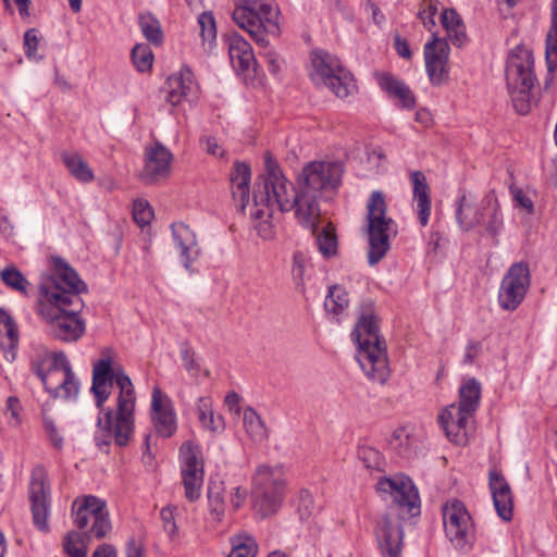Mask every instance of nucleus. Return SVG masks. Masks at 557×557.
Segmentation results:
<instances>
[{"instance_id": "nucleus-1", "label": "nucleus", "mask_w": 557, "mask_h": 557, "mask_svg": "<svg viewBox=\"0 0 557 557\" xmlns=\"http://www.w3.org/2000/svg\"><path fill=\"white\" fill-rule=\"evenodd\" d=\"M300 201V189L294 188L293 184L282 174L277 163L272 157L265 154V173L259 177L253 191V205L250 209V216L259 221L255 228L263 238L272 236L271 219L274 208L282 212L294 210L299 224L313 231V222Z\"/></svg>"}, {"instance_id": "nucleus-2", "label": "nucleus", "mask_w": 557, "mask_h": 557, "mask_svg": "<svg viewBox=\"0 0 557 557\" xmlns=\"http://www.w3.org/2000/svg\"><path fill=\"white\" fill-rule=\"evenodd\" d=\"M300 201V189L294 188L293 184L282 174L277 163L272 157L265 154V173L259 177L253 191V205L250 209V216L259 221L255 228L263 238L272 236L271 219L274 208L282 212L294 210L299 224L313 231V222Z\"/></svg>"}, {"instance_id": "nucleus-3", "label": "nucleus", "mask_w": 557, "mask_h": 557, "mask_svg": "<svg viewBox=\"0 0 557 557\" xmlns=\"http://www.w3.org/2000/svg\"><path fill=\"white\" fill-rule=\"evenodd\" d=\"M351 337L358 343L357 360L367 377L377 383H386L389 379L386 347L379 334L371 300L360 306L359 319Z\"/></svg>"}, {"instance_id": "nucleus-4", "label": "nucleus", "mask_w": 557, "mask_h": 557, "mask_svg": "<svg viewBox=\"0 0 557 557\" xmlns=\"http://www.w3.org/2000/svg\"><path fill=\"white\" fill-rule=\"evenodd\" d=\"M343 168L337 162H311L307 164L297 180L300 189V201L305 205L317 231L321 216L319 199L324 191L335 190L342 180Z\"/></svg>"}, {"instance_id": "nucleus-5", "label": "nucleus", "mask_w": 557, "mask_h": 557, "mask_svg": "<svg viewBox=\"0 0 557 557\" xmlns=\"http://www.w3.org/2000/svg\"><path fill=\"white\" fill-rule=\"evenodd\" d=\"M120 393L117 397V410L113 413L108 410L103 416L98 417V432L96 440L98 445H109L112 440L119 446H126L134 431V410L136 395L134 385H117Z\"/></svg>"}, {"instance_id": "nucleus-6", "label": "nucleus", "mask_w": 557, "mask_h": 557, "mask_svg": "<svg viewBox=\"0 0 557 557\" xmlns=\"http://www.w3.org/2000/svg\"><path fill=\"white\" fill-rule=\"evenodd\" d=\"M238 1L239 4L233 12V21L246 30L258 46L267 48V36H278L281 33L277 22L278 10L270 0Z\"/></svg>"}, {"instance_id": "nucleus-7", "label": "nucleus", "mask_w": 557, "mask_h": 557, "mask_svg": "<svg viewBox=\"0 0 557 557\" xmlns=\"http://www.w3.org/2000/svg\"><path fill=\"white\" fill-rule=\"evenodd\" d=\"M480 399V385H461L459 401L450 404L440 411L437 423L451 443L457 445L467 443L469 424L479 408Z\"/></svg>"}, {"instance_id": "nucleus-8", "label": "nucleus", "mask_w": 557, "mask_h": 557, "mask_svg": "<svg viewBox=\"0 0 557 557\" xmlns=\"http://www.w3.org/2000/svg\"><path fill=\"white\" fill-rule=\"evenodd\" d=\"M533 66V54L525 48L516 47L508 55L506 64L507 88L516 111L521 115L528 114L531 110V91L536 79Z\"/></svg>"}, {"instance_id": "nucleus-9", "label": "nucleus", "mask_w": 557, "mask_h": 557, "mask_svg": "<svg viewBox=\"0 0 557 557\" xmlns=\"http://www.w3.org/2000/svg\"><path fill=\"white\" fill-rule=\"evenodd\" d=\"M54 275L47 277L39 287L41 299L44 302L59 304H76L77 308L83 307L79 297L87 286L82 281L77 272L61 257H52L51 259Z\"/></svg>"}, {"instance_id": "nucleus-10", "label": "nucleus", "mask_w": 557, "mask_h": 557, "mask_svg": "<svg viewBox=\"0 0 557 557\" xmlns=\"http://www.w3.org/2000/svg\"><path fill=\"white\" fill-rule=\"evenodd\" d=\"M310 78L317 86L329 88L337 98L345 99L356 90L352 74L341 60L330 52L315 49L311 52Z\"/></svg>"}, {"instance_id": "nucleus-11", "label": "nucleus", "mask_w": 557, "mask_h": 557, "mask_svg": "<svg viewBox=\"0 0 557 557\" xmlns=\"http://www.w3.org/2000/svg\"><path fill=\"white\" fill-rule=\"evenodd\" d=\"M375 490L388 505L387 512L397 513L403 519L420 515V496L413 481L406 474L382 476L375 484Z\"/></svg>"}, {"instance_id": "nucleus-12", "label": "nucleus", "mask_w": 557, "mask_h": 557, "mask_svg": "<svg viewBox=\"0 0 557 557\" xmlns=\"http://www.w3.org/2000/svg\"><path fill=\"white\" fill-rule=\"evenodd\" d=\"M286 488L281 465H260L253 475V507L262 517L274 513L282 505Z\"/></svg>"}, {"instance_id": "nucleus-13", "label": "nucleus", "mask_w": 557, "mask_h": 557, "mask_svg": "<svg viewBox=\"0 0 557 557\" xmlns=\"http://www.w3.org/2000/svg\"><path fill=\"white\" fill-rule=\"evenodd\" d=\"M71 516L74 525L85 532L88 541L101 540L112 530L107 503L97 496L76 497L72 504Z\"/></svg>"}, {"instance_id": "nucleus-14", "label": "nucleus", "mask_w": 557, "mask_h": 557, "mask_svg": "<svg viewBox=\"0 0 557 557\" xmlns=\"http://www.w3.org/2000/svg\"><path fill=\"white\" fill-rule=\"evenodd\" d=\"M76 304H52L39 301L38 312L47 321L51 334L62 342H76L85 333V321Z\"/></svg>"}, {"instance_id": "nucleus-15", "label": "nucleus", "mask_w": 557, "mask_h": 557, "mask_svg": "<svg viewBox=\"0 0 557 557\" xmlns=\"http://www.w3.org/2000/svg\"><path fill=\"white\" fill-rule=\"evenodd\" d=\"M444 531L451 545L460 552H469L476 540L475 525L466 505L456 498L442 507Z\"/></svg>"}, {"instance_id": "nucleus-16", "label": "nucleus", "mask_w": 557, "mask_h": 557, "mask_svg": "<svg viewBox=\"0 0 557 557\" xmlns=\"http://www.w3.org/2000/svg\"><path fill=\"white\" fill-rule=\"evenodd\" d=\"M178 461L184 495L188 502H197L201 496L205 478L201 449L190 441L184 442L180 447Z\"/></svg>"}, {"instance_id": "nucleus-17", "label": "nucleus", "mask_w": 557, "mask_h": 557, "mask_svg": "<svg viewBox=\"0 0 557 557\" xmlns=\"http://www.w3.org/2000/svg\"><path fill=\"white\" fill-rule=\"evenodd\" d=\"M28 498L34 525L41 532L49 531V517L51 509V487L48 474L42 467L32 470L28 484Z\"/></svg>"}, {"instance_id": "nucleus-18", "label": "nucleus", "mask_w": 557, "mask_h": 557, "mask_svg": "<svg viewBox=\"0 0 557 557\" xmlns=\"http://www.w3.org/2000/svg\"><path fill=\"white\" fill-rule=\"evenodd\" d=\"M530 269L525 262H516L510 265L504 275L499 292L498 304L507 311L516 310L524 300L530 288Z\"/></svg>"}, {"instance_id": "nucleus-19", "label": "nucleus", "mask_w": 557, "mask_h": 557, "mask_svg": "<svg viewBox=\"0 0 557 557\" xmlns=\"http://www.w3.org/2000/svg\"><path fill=\"white\" fill-rule=\"evenodd\" d=\"M449 45L445 38L436 34L424 45L423 53L425 70L430 82L434 86L443 85L449 78Z\"/></svg>"}, {"instance_id": "nucleus-20", "label": "nucleus", "mask_w": 557, "mask_h": 557, "mask_svg": "<svg viewBox=\"0 0 557 557\" xmlns=\"http://www.w3.org/2000/svg\"><path fill=\"white\" fill-rule=\"evenodd\" d=\"M150 419L157 435L172 437L177 431L176 413L170 397L158 386L151 394Z\"/></svg>"}, {"instance_id": "nucleus-21", "label": "nucleus", "mask_w": 557, "mask_h": 557, "mask_svg": "<svg viewBox=\"0 0 557 557\" xmlns=\"http://www.w3.org/2000/svg\"><path fill=\"white\" fill-rule=\"evenodd\" d=\"M172 152L161 143L145 148V163L139 178L145 184L152 185L166 180L171 174Z\"/></svg>"}, {"instance_id": "nucleus-22", "label": "nucleus", "mask_w": 557, "mask_h": 557, "mask_svg": "<svg viewBox=\"0 0 557 557\" xmlns=\"http://www.w3.org/2000/svg\"><path fill=\"white\" fill-rule=\"evenodd\" d=\"M397 513L386 512L375 527L379 547L384 557H401L404 532Z\"/></svg>"}, {"instance_id": "nucleus-23", "label": "nucleus", "mask_w": 557, "mask_h": 557, "mask_svg": "<svg viewBox=\"0 0 557 557\" xmlns=\"http://www.w3.org/2000/svg\"><path fill=\"white\" fill-rule=\"evenodd\" d=\"M32 370L44 382L47 380L48 374L51 373L52 375L62 374V383H74L75 375L63 352L54 354L53 356L46 350L38 352L32 359Z\"/></svg>"}, {"instance_id": "nucleus-24", "label": "nucleus", "mask_w": 557, "mask_h": 557, "mask_svg": "<svg viewBox=\"0 0 557 557\" xmlns=\"http://www.w3.org/2000/svg\"><path fill=\"white\" fill-rule=\"evenodd\" d=\"M493 197L486 196L480 203L470 193H462L456 208V220L463 231H470L483 221V211L492 206Z\"/></svg>"}, {"instance_id": "nucleus-25", "label": "nucleus", "mask_w": 557, "mask_h": 557, "mask_svg": "<svg viewBox=\"0 0 557 557\" xmlns=\"http://www.w3.org/2000/svg\"><path fill=\"white\" fill-rule=\"evenodd\" d=\"M374 78L379 87L387 95L388 98L397 100L400 108L406 110H412L416 108V96L404 81L397 78L389 72H375Z\"/></svg>"}, {"instance_id": "nucleus-26", "label": "nucleus", "mask_w": 557, "mask_h": 557, "mask_svg": "<svg viewBox=\"0 0 557 557\" xmlns=\"http://www.w3.org/2000/svg\"><path fill=\"white\" fill-rule=\"evenodd\" d=\"M171 230L175 246L180 249V257L184 268L193 272L191 264L201 253L196 234L183 222L173 223Z\"/></svg>"}, {"instance_id": "nucleus-27", "label": "nucleus", "mask_w": 557, "mask_h": 557, "mask_svg": "<svg viewBox=\"0 0 557 557\" xmlns=\"http://www.w3.org/2000/svg\"><path fill=\"white\" fill-rule=\"evenodd\" d=\"M166 85V100L173 107L180 104L183 100L191 101L197 97L198 87L193 79L191 71L187 67L182 69L178 74L170 76Z\"/></svg>"}, {"instance_id": "nucleus-28", "label": "nucleus", "mask_w": 557, "mask_h": 557, "mask_svg": "<svg viewBox=\"0 0 557 557\" xmlns=\"http://www.w3.org/2000/svg\"><path fill=\"white\" fill-rule=\"evenodd\" d=\"M488 484L493 496V502L497 515L505 521L512 519V494L508 482L502 473L493 470L490 471Z\"/></svg>"}, {"instance_id": "nucleus-29", "label": "nucleus", "mask_w": 557, "mask_h": 557, "mask_svg": "<svg viewBox=\"0 0 557 557\" xmlns=\"http://www.w3.org/2000/svg\"><path fill=\"white\" fill-rule=\"evenodd\" d=\"M91 383H132L124 368L110 355V350L102 352V357L92 366Z\"/></svg>"}, {"instance_id": "nucleus-30", "label": "nucleus", "mask_w": 557, "mask_h": 557, "mask_svg": "<svg viewBox=\"0 0 557 557\" xmlns=\"http://www.w3.org/2000/svg\"><path fill=\"white\" fill-rule=\"evenodd\" d=\"M227 47L231 63L238 73L256 69V58L250 44L240 35L234 33L227 37Z\"/></svg>"}, {"instance_id": "nucleus-31", "label": "nucleus", "mask_w": 557, "mask_h": 557, "mask_svg": "<svg viewBox=\"0 0 557 557\" xmlns=\"http://www.w3.org/2000/svg\"><path fill=\"white\" fill-rule=\"evenodd\" d=\"M397 228L393 218L387 215V203L384 194L372 191L367 201V215L364 228Z\"/></svg>"}, {"instance_id": "nucleus-32", "label": "nucleus", "mask_w": 557, "mask_h": 557, "mask_svg": "<svg viewBox=\"0 0 557 557\" xmlns=\"http://www.w3.org/2000/svg\"><path fill=\"white\" fill-rule=\"evenodd\" d=\"M420 443L421 438L411 425L395 429L388 438L389 447L403 458L413 457Z\"/></svg>"}, {"instance_id": "nucleus-33", "label": "nucleus", "mask_w": 557, "mask_h": 557, "mask_svg": "<svg viewBox=\"0 0 557 557\" xmlns=\"http://www.w3.org/2000/svg\"><path fill=\"white\" fill-rule=\"evenodd\" d=\"M368 237V262L370 265L381 261L391 248V237L396 236L397 228H364Z\"/></svg>"}, {"instance_id": "nucleus-34", "label": "nucleus", "mask_w": 557, "mask_h": 557, "mask_svg": "<svg viewBox=\"0 0 557 557\" xmlns=\"http://www.w3.org/2000/svg\"><path fill=\"white\" fill-rule=\"evenodd\" d=\"M250 166L244 162H236L230 174L233 198L238 201L240 211H245L249 202Z\"/></svg>"}, {"instance_id": "nucleus-35", "label": "nucleus", "mask_w": 557, "mask_h": 557, "mask_svg": "<svg viewBox=\"0 0 557 557\" xmlns=\"http://www.w3.org/2000/svg\"><path fill=\"white\" fill-rule=\"evenodd\" d=\"M410 180L413 189V199L417 203L418 219L420 224L425 226L431 212L430 187L422 171H413L410 174Z\"/></svg>"}, {"instance_id": "nucleus-36", "label": "nucleus", "mask_w": 557, "mask_h": 557, "mask_svg": "<svg viewBox=\"0 0 557 557\" xmlns=\"http://www.w3.org/2000/svg\"><path fill=\"white\" fill-rule=\"evenodd\" d=\"M18 339L16 323L3 308H0V348L9 362L15 360Z\"/></svg>"}, {"instance_id": "nucleus-37", "label": "nucleus", "mask_w": 557, "mask_h": 557, "mask_svg": "<svg viewBox=\"0 0 557 557\" xmlns=\"http://www.w3.org/2000/svg\"><path fill=\"white\" fill-rule=\"evenodd\" d=\"M441 22L454 46L461 47L467 41L465 25L454 9H445L441 14Z\"/></svg>"}, {"instance_id": "nucleus-38", "label": "nucleus", "mask_w": 557, "mask_h": 557, "mask_svg": "<svg viewBox=\"0 0 557 557\" xmlns=\"http://www.w3.org/2000/svg\"><path fill=\"white\" fill-rule=\"evenodd\" d=\"M61 159L72 176L81 183H90L95 175L88 163L78 152H61Z\"/></svg>"}, {"instance_id": "nucleus-39", "label": "nucleus", "mask_w": 557, "mask_h": 557, "mask_svg": "<svg viewBox=\"0 0 557 557\" xmlns=\"http://www.w3.org/2000/svg\"><path fill=\"white\" fill-rule=\"evenodd\" d=\"M207 498L211 519L221 522L225 513V486L223 483L210 482Z\"/></svg>"}, {"instance_id": "nucleus-40", "label": "nucleus", "mask_w": 557, "mask_h": 557, "mask_svg": "<svg viewBox=\"0 0 557 557\" xmlns=\"http://www.w3.org/2000/svg\"><path fill=\"white\" fill-rule=\"evenodd\" d=\"M545 58L547 70L554 72L557 69V0L553 1L550 27L546 35Z\"/></svg>"}, {"instance_id": "nucleus-41", "label": "nucleus", "mask_w": 557, "mask_h": 557, "mask_svg": "<svg viewBox=\"0 0 557 557\" xmlns=\"http://www.w3.org/2000/svg\"><path fill=\"white\" fill-rule=\"evenodd\" d=\"M243 423L246 434L252 442L261 443L268 438V429L260 416L252 408L245 409Z\"/></svg>"}, {"instance_id": "nucleus-42", "label": "nucleus", "mask_w": 557, "mask_h": 557, "mask_svg": "<svg viewBox=\"0 0 557 557\" xmlns=\"http://www.w3.org/2000/svg\"><path fill=\"white\" fill-rule=\"evenodd\" d=\"M320 227V220L318 221V227L317 231L313 232L311 228V233L313 235H317V245L319 248V251L325 257L330 258L336 255L337 252V236L335 234L334 226L329 223L326 226L322 227V231L319 232Z\"/></svg>"}, {"instance_id": "nucleus-43", "label": "nucleus", "mask_w": 557, "mask_h": 557, "mask_svg": "<svg viewBox=\"0 0 557 557\" xmlns=\"http://www.w3.org/2000/svg\"><path fill=\"white\" fill-rule=\"evenodd\" d=\"M232 552L227 557H256L258 545L247 532H239L231 537Z\"/></svg>"}, {"instance_id": "nucleus-44", "label": "nucleus", "mask_w": 557, "mask_h": 557, "mask_svg": "<svg viewBox=\"0 0 557 557\" xmlns=\"http://www.w3.org/2000/svg\"><path fill=\"white\" fill-rule=\"evenodd\" d=\"M349 305L348 293L338 285L329 287V293L324 300V308L329 313L334 315L342 314Z\"/></svg>"}, {"instance_id": "nucleus-45", "label": "nucleus", "mask_w": 557, "mask_h": 557, "mask_svg": "<svg viewBox=\"0 0 557 557\" xmlns=\"http://www.w3.org/2000/svg\"><path fill=\"white\" fill-rule=\"evenodd\" d=\"M138 23L143 35L148 41L156 46L162 44L163 33L160 23L151 13L140 14Z\"/></svg>"}, {"instance_id": "nucleus-46", "label": "nucleus", "mask_w": 557, "mask_h": 557, "mask_svg": "<svg viewBox=\"0 0 557 557\" xmlns=\"http://www.w3.org/2000/svg\"><path fill=\"white\" fill-rule=\"evenodd\" d=\"M85 533L70 531L63 539V549L70 557H87V545Z\"/></svg>"}, {"instance_id": "nucleus-47", "label": "nucleus", "mask_w": 557, "mask_h": 557, "mask_svg": "<svg viewBox=\"0 0 557 557\" xmlns=\"http://www.w3.org/2000/svg\"><path fill=\"white\" fill-rule=\"evenodd\" d=\"M132 60L139 72H146L152 66L153 54L147 45L138 44L132 49Z\"/></svg>"}, {"instance_id": "nucleus-48", "label": "nucleus", "mask_w": 557, "mask_h": 557, "mask_svg": "<svg viewBox=\"0 0 557 557\" xmlns=\"http://www.w3.org/2000/svg\"><path fill=\"white\" fill-rule=\"evenodd\" d=\"M1 280L9 287L27 294L28 282L23 274L14 267L5 268L0 272Z\"/></svg>"}, {"instance_id": "nucleus-49", "label": "nucleus", "mask_w": 557, "mask_h": 557, "mask_svg": "<svg viewBox=\"0 0 557 557\" xmlns=\"http://www.w3.org/2000/svg\"><path fill=\"white\" fill-rule=\"evenodd\" d=\"M198 24L203 44L208 42L211 47L216 38V26L213 14L211 12L201 13L198 16Z\"/></svg>"}, {"instance_id": "nucleus-50", "label": "nucleus", "mask_w": 557, "mask_h": 557, "mask_svg": "<svg viewBox=\"0 0 557 557\" xmlns=\"http://www.w3.org/2000/svg\"><path fill=\"white\" fill-rule=\"evenodd\" d=\"M358 457L368 469L379 470L382 468L383 456L377 449L371 446H360L358 449Z\"/></svg>"}, {"instance_id": "nucleus-51", "label": "nucleus", "mask_w": 557, "mask_h": 557, "mask_svg": "<svg viewBox=\"0 0 557 557\" xmlns=\"http://www.w3.org/2000/svg\"><path fill=\"white\" fill-rule=\"evenodd\" d=\"M133 218L136 224L140 227H145L150 224L153 219V210L148 201L137 199L133 203Z\"/></svg>"}, {"instance_id": "nucleus-52", "label": "nucleus", "mask_w": 557, "mask_h": 557, "mask_svg": "<svg viewBox=\"0 0 557 557\" xmlns=\"http://www.w3.org/2000/svg\"><path fill=\"white\" fill-rule=\"evenodd\" d=\"M424 7L419 11V17L422 21L424 27L431 30L435 26V16L438 12L440 2L433 0H424Z\"/></svg>"}, {"instance_id": "nucleus-53", "label": "nucleus", "mask_w": 557, "mask_h": 557, "mask_svg": "<svg viewBox=\"0 0 557 557\" xmlns=\"http://www.w3.org/2000/svg\"><path fill=\"white\" fill-rule=\"evenodd\" d=\"M490 209V220L485 226V231L492 237H496L503 226L502 213L496 199L493 198L492 206Z\"/></svg>"}, {"instance_id": "nucleus-54", "label": "nucleus", "mask_w": 557, "mask_h": 557, "mask_svg": "<svg viewBox=\"0 0 557 557\" xmlns=\"http://www.w3.org/2000/svg\"><path fill=\"white\" fill-rule=\"evenodd\" d=\"M307 268V259L301 251H295L293 255L292 275L296 285H302Z\"/></svg>"}, {"instance_id": "nucleus-55", "label": "nucleus", "mask_w": 557, "mask_h": 557, "mask_svg": "<svg viewBox=\"0 0 557 557\" xmlns=\"http://www.w3.org/2000/svg\"><path fill=\"white\" fill-rule=\"evenodd\" d=\"M315 511L314 500L312 494L308 490L299 492L298 512L301 519H308Z\"/></svg>"}, {"instance_id": "nucleus-56", "label": "nucleus", "mask_w": 557, "mask_h": 557, "mask_svg": "<svg viewBox=\"0 0 557 557\" xmlns=\"http://www.w3.org/2000/svg\"><path fill=\"white\" fill-rule=\"evenodd\" d=\"M174 510L175 507L166 506L160 511L163 529L171 539H174L178 532V528L175 522Z\"/></svg>"}, {"instance_id": "nucleus-57", "label": "nucleus", "mask_w": 557, "mask_h": 557, "mask_svg": "<svg viewBox=\"0 0 557 557\" xmlns=\"http://www.w3.org/2000/svg\"><path fill=\"white\" fill-rule=\"evenodd\" d=\"M39 46L38 32L35 28L28 29L24 34V50L28 59L35 58Z\"/></svg>"}, {"instance_id": "nucleus-58", "label": "nucleus", "mask_w": 557, "mask_h": 557, "mask_svg": "<svg viewBox=\"0 0 557 557\" xmlns=\"http://www.w3.org/2000/svg\"><path fill=\"white\" fill-rule=\"evenodd\" d=\"M45 387L55 398L71 399L78 394V385H54L53 388L45 385Z\"/></svg>"}, {"instance_id": "nucleus-59", "label": "nucleus", "mask_w": 557, "mask_h": 557, "mask_svg": "<svg viewBox=\"0 0 557 557\" xmlns=\"http://www.w3.org/2000/svg\"><path fill=\"white\" fill-rule=\"evenodd\" d=\"M200 145L203 150L214 157L223 158L225 150L219 145L215 137L207 136L200 139Z\"/></svg>"}, {"instance_id": "nucleus-60", "label": "nucleus", "mask_w": 557, "mask_h": 557, "mask_svg": "<svg viewBox=\"0 0 557 557\" xmlns=\"http://www.w3.org/2000/svg\"><path fill=\"white\" fill-rule=\"evenodd\" d=\"M220 418L215 419L213 412L208 408L199 409V421L203 428L211 430L213 432L218 431L221 426Z\"/></svg>"}, {"instance_id": "nucleus-61", "label": "nucleus", "mask_w": 557, "mask_h": 557, "mask_svg": "<svg viewBox=\"0 0 557 557\" xmlns=\"http://www.w3.org/2000/svg\"><path fill=\"white\" fill-rule=\"evenodd\" d=\"M44 428L45 431L48 433L49 440L53 447H55L57 449H61L63 446V437L59 433L55 423L50 419H45Z\"/></svg>"}, {"instance_id": "nucleus-62", "label": "nucleus", "mask_w": 557, "mask_h": 557, "mask_svg": "<svg viewBox=\"0 0 557 557\" xmlns=\"http://www.w3.org/2000/svg\"><path fill=\"white\" fill-rule=\"evenodd\" d=\"M181 358L185 369L188 372L197 370L199 367L195 360V351L188 344H183L181 347Z\"/></svg>"}, {"instance_id": "nucleus-63", "label": "nucleus", "mask_w": 557, "mask_h": 557, "mask_svg": "<svg viewBox=\"0 0 557 557\" xmlns=\"http://www.w3.org/2000/svg\"><path fill=\"white\" fill-rule=\"evenodd\" d=\"M481 350H482V344L480 342H475V341L468 342V344L465 348L462 362L465 364L473 363L474 360L476 359V357L480 355Z\"/></svg>"}, {"instance_id": "nucleus-64", "label": "nucleus", "mask_w": 557, "mask_h": 557, "mask_svg": "<svg viewBox=\"0 0 557 557\" xmlns=\"http://www.w3.org/2000/svg\"><path fill=\"white\" fill-rule=\"evenodd\" d=\"M113 385H91L90 392L95 396L96 405L101 408L111 394Z\"/></svg>"}]
</instances>
